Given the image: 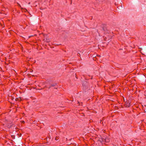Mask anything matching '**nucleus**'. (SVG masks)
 <instances>
[{
  "instance_id": "f257e3e1",
  "label": "nucleus",
  "mask_w": 146,
  "mask_h": 146,
  "mask_svg": "<svg viewBox=\"0 0 146 146\" xmlns=\"http://www.w3.org/2000/svg\"><path fill=\"white\" fill-rule=\"evenodd\" d=\"M56 84H52L49 87V89H50V88H51V87H54V86H55V87H54V88L55 89H57V86H56Z\"/></svg>"
},
{
  "instance_id": "f03ea898",
  "label": "nucleus",
  "mask_w": 146,
  "mask_h": 146,
  "mask_svg": "<svg viewBox=\"0 0 146 146\" xmlns=\"http://www.w3.org/2000/svg\"><path fill=\"white\" fill-rule=\"evenodd\" d=\"M130 103H129V102L126 103L125 104L126 106L127 107H129L130 106Z\"/></svg>"
},
{
  "instance_id": "7ed1b4c3",
  "label": "nucleus",
  "mask_w": 146,
  "mask_h": 146,
  "mask_svg": "<svg viewBox=\"0 0 146 146\" xmlns=\"http://www.w3.org/2000/svg\"><path fill=\"white\" fill-rule=\"evenodd\" d=\"M102 29L103 30V31H106V28L105 27H103V28H102Z\"/></svg>"
},
{
  "instance_id": "20e7f679",
  "label": "nucleus",
  "mask_w": 146,
  "mask_h": 146,
  "mask_svg": "<svg viewBox=\"0 0 146 146\" xmlns=\"http://www.w3.org/2000/svg\"><path fill=\"white\" fill-rule=\"evenodd\" d=\"M17 4H18V5L19 7H20L21 9H23V8L21 7V6L19 3H17Z\"/></svg>"
},
{
  "instance_id": "39448f33",
  "label": "nucleus",
  "mask_w": 146,
  "mask_h": 146,
  "mask_svg": "<svg viewBox=\"0 0 146 146\" xmlns=\"http://www.w3.org/2000/svg\"><path fill=\"white\" fill-rule=\"evenodd\" d=\"M55 140H58V139L57 138V137H56L55 138Z\"/></svg>"
}]
</instances>
